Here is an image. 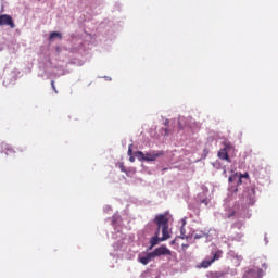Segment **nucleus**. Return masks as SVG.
I'll return each mask as SVG.
<instances>
[{
	"instance_id": "dca6fc26",
	"label": "nucleus",
	"mask_w": 278,
	"mask_h": 278,
	"mask_svg": "<svg viewBox=\"0 0 278 278\" xmlns=\"http://www.w3.org/2000/svg\"><path fill=\"white\" fill-rule=\"evenodd\" d=\"M52 90L58 94V89L55 88V81H51Z\"/></svg>"
},
{
	"instance_id": "0eeeda50",
	"label": "nucleus",
	"mask_w": 278,
	"mask_h": 278,
	"mask_svg": "<svg viewBox=\"0 0 278 278\" xmlns=\"http://www.w3.org/2000/svg\"><path fill=\"white\" fill-rule=\"evenodd\" d=\"M162 242V239H160V230H156L154 237L150 239V247L149 250L153 249V247H156V244H160Z\"/></svg>"
},
{
	"instance_id": "7ed1b4c3",
	"label": "nucleus",
	"mask_w": 278,
	"mask_h": 278,
	"mask_svg": "<svg viewBox=\"0 0 278 278\" xmlns=\"http://www.w3.org/2000/svg\"><path fill=\"white\" fill-rule=\"evenodd\" d=\"M152 255H154V258H155V257H162V255H173V253L168 248H166V245H161L154 249V251H152Z\"/></svg>"
},
{
	"instance_id": "4be33fe9",
	"label": "nucleus",
	"mask_w": 278,
	"mask_h": 278,
	"mask_svg": "<svg viewBox=\"0 0 278 278\" xmlns=\"http://www.w3.org/2000/svg\"><path fill=\"white\" fill-rule=\"evenodd\" d=\"M129 162H136V159L132 155H130Z\"/></svg>"
},
{
	"instance_id": "5701e85b",
	"label": "nucleus",
	"mask_w": 278,
	"mask_h": 278,
	"mask_svg": "<svg viewBox=\"0 0 278 278\" xmlns=\"http://www.w3.org/2000/svg\"><path fill=\"white\" fill-rule=\"evenodd\" d=\"M168 123H169V121L166 119L165 123H164V125H165L166 127H168Z\"/></svg>"
},
{
	"instance_id": "b1692460",
	"label": "nucleus",
	"mask_w": 278,
	"mask_h": 278,
	"mask_svg": "<svg viewBox=\"0 0 278 278\" xmlns=\"http://www.w3.org/2000/svg\"><path fill=\"white\" fill-rule=\"evenodd\" d=\"M165 136H168V129L167 128L165 129Z\"/></svg>"
},
{
	"instance_id": "423d86ee",
	"label": "nucleus",
	"mask_w": 278,
	"mask_h": 278,
	"mask_svg": "<svg viewBox=\"0 0 278 278\" xmlns=\"http://www.w3.org/2000/svg\"><path fill=\"white\" fill-rule=\"evenodd\" d=\"M161 155H164V152L152 151L150 153H146V162H155V160L161 157Z\"/></svg>"
},
{
	"instance_id": "4468645a",
	"label": "nucleus",
	"mask_w": 278,
	"mask_h": 278,
	"mask_svg": "<svg viewBox=\"0 0 278 278\" xmlns=\"http://www.w3.org/2000/svg\"><path fill=\"white\" fill-rule=\"evenodd\" d=\"M242 179H249V173L240 174L239 184H242Z\"/></svg>"
},
{
	"instance_id": "393cba45",
	"label": "nucleus",
	"mask_w": 278,
	"mask_h": 278,
	"mask_svg": "<svg viewBox=\"0 0 278 278\" xmlns=\"http://www.w3.org/2000/svg\"><path fill=\"white\" fill-rule=\"evenodd\" d=\"M174 243H175V240L172 241V244H174Z\"/></svg>"
},
{
	"instance_id": "412c9836",
	"label": "nucleus",
	"mask_w": 278,
	"mask_h": 278,
	"mask_svg": "<svg viewBox=\"0 0 278 278\" xmlns=\"http://www.w3.org/2000/svg\"><path fill=\"white\" fill-rule=\"evenodd\" d=\"M128 155H132V150H131V147H129V149H128Z\"/></svg>"
},
{
	"instance_id": "f257e3e1",
	"label": "nucleus",
	"mask_w": 278,
	"mask_h": 278,
	"mask_svg": "<svg viewBox=\"0 0 278 278\" xmlns=\"http://www.w3.org/2000/svg\"><path fill=\"white\" fill-rule=\"evenodd\" d=\"M10 27V29H14L16 24L14 23V18L8 14H0V27Z\"/></svg>"
},
{
	"instance_id": "6ab92c4d",
	"label": "nucleus",
	"mask_w": 278,
	"mask_h": 278,
	"mask_svg": "<svg viewBox=\"0 0 278 278\" xmlns=\"http://www.w3.org/2000/svg\"><path fill=\"white\" fill-rule=\"evenodd\" d=\"M181 247H182V251H186V249H188V247H190V244H188V243H182Z\"/></svg>"
},
{
	"instance_id": "1a4fd4ad",
	"label": "nucleus",
	"mask_w": 278,
	"mask_h": 278,
	"mask_svg": "<svg viewBox=\"0 0 278 278\" xmlns=\"http://www.w3.org/2000/svg\"><path fill=\"white\" fill-rule=\"evenodd\" d=\"M213 257L211 258V262H216L217 260H220L223 257L222 250H217L215 252H212Z\"/></svg>"
},
{
	"instance_id": "f03ea898",
	"label": "nucleus",
	"mask_w": 278,
	"mask_h": 278,
	"mask_svg": "<svg viewBox=\"0 0 278 278\" xmlns=\"http://www.w3.org/2000/svg\"><path fill=\"white\" fill-rule=\"evenodd\" d=\"M154 223L157 226L156 231L160 232L161 229L168 227V217L164 214H159L155 216Z\"/></svg>"
},
{
	"instance_id": "9b49d317",
	"label": "nucleus",
	"mask_w": 278,
	"mask_h": 278,
	"mask_svg": "<svg viewBox=\"0 0 278 278\" xmlns=\"http://www.w3.org/2000/svg\"><path fill=\"white\" fill-rule=\"evenodd\" d=\"M135 157H137L139 162H146V154L142 151H137Z\"/></svg>"
},
{
	"instance_id": "ddd939ff",
	"label": "nucleus",
	"mask_w": 278,
	"mask_h": 278,
	"mask_svg": "<svg viewBox=\"0 0 278 278\" xmlns=\"http://www.w3.org/2000/svg\"><path fill=\"white\" fill-rule=\"evenodd\" d=\"M207 237V233L205 232H201L200 235L197 233L194 235V240H201V238H206Z\"/></svg>"
},
{
	"instance_id": "9d476101",
	"label": "nucleus",
	"mask_w": 278,
	"mask_h": 278,
	"mask_svg": "<svg viewBox=\"0 0 278 278\" xmlns=\"http://www.w3.org/2000/svg\"><path fill=\"white\" fill-rule=\"evenodd\" d=\"M212 264H214V262H212V260H204L201 262L200 266H198V268H210L212 266Z\"/></svg>"
},
{
	"instance_id": "20e7f679",
	"label": "nucleus",
	"mask_w": 278,
	"mask_h": 278,
	"mask_svg": "<svg viewBox=\"0 0 278 278\" xmlns=\"http://www.w3.org/2000/svg\"><path fill=\"white\" fill-rule=\"evenodd\" d=\"M229 149H231V146L229 143L225 144V148L220 149L218 151V157L219 160H226V162H230L229 160Z\"/></svg>"
},
{
	"instance_id": "2eb2a0df",
	"label": "nucleus",
	"mask_w": 278,
	"mask_h": 278,
	"mask_svg": "<svg viewBox=\"0 0 278 278\" xmlns=\"http://www.w3.org/2000/svg\"><path fill=\"white\" fill-rule=\"evenodd\" d=\"M4 151H5V155H8L9 153H14V150L8 146L4 147Z\"/></svg>"
},
{
	"instance_id": "6e6552de",
	"label": "nucleus",
	"mask_w": 278,
	"mask_h": 278,
	"mask_svg": "<svg viewBox=\"0 0 278 278\" xmlns=\"http://www.w3.org/2000/svg\"><path fill=\"white\" fill-rule=\"evenodd\" d=\"M162 238H161V242H164L165 240H168L170 238V233L168 232V226H166L165 228H162Z\"/></svg>"
},
{
	"instance_id": "f3484780",
	"label": "nucleus",
	"mask_w": 278,
	"mask_h": 278,
	"mask_svg": "<svg viewBox=\"0 0 278 278\" xmlns=\"http://www.w3.org/2000/svg\"><path fill=\"white\" fill-rule=\"evenodd\" d=\"M233 179H236V174L228 178L229 184H233Z\"/></svg>"
},
{
	"instance_id": "39448f33",
	"label": "nucleus",
	"mask_w": 278,
	"mask_h": 278,
	"mask_svg": "<svg viewBox=\"0 0 278 278\" xmlns=\"http://www.w3.org/2000/svg\"><path fill=\"white\" fill-rule=\"evenodd\" d=\"M155 260V256L153 255V252L147 253L144 256L139 255L138 256V262L142 264L143 266H147L150 262H153Z\"/></svg>"
},
{
	"instance_id": "f8f14e48",
	"label": "nucleus",
	"mask_w": 278,
	"mask_h": 278,
	"mask_svg": "<svg viewBox=\"0 0 278 278\" xmlns=\"http://www.w3.org/2000/svg\"><path fill=\"white\" fill-rule=\"evenodd\" d=\"M53 38H59V40H62V34H60L58 31L50 33L49 40H53Z\"/></svg>"
},
{
	"instance_id": "aec40b11",
	"label": "nucleus",
	"mask_w": 278,
	"mask_h": 278,
	"mask_svg": "<svg viewBox=\"0 0 278 278\" xmlns=\"http://www.w3.org/2000/svg\"><path fill=\"white\" fill-rule=\"evenodd\" d=\"M180 231H181V237H180V238H181L182 240L188 239V237L184 236V228H181V230H180Z\"/></svg>"
},
{
	"instance_id": "a211bd4d",
	"label": "nucleus",
	"mask_w": 278,
	"mask_h": 278,
	"mask_svg": "<svg viewBox=\"0 0 278 278\" xmlns=\"http://www.w3.org/2000/svg\"><path fill=\"white\" fill-rule=\"evenodd\" d=\"M119 168L122 173H127V169H125V165L123 163L119 165Z\"/></svg>"
}]
</instances>
